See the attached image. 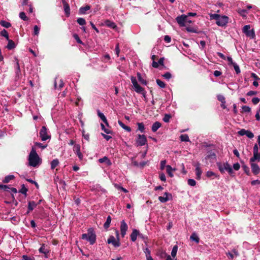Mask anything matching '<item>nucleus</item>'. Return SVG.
I'll list each match as a JSON object with an SVG mask.
<instances>
[{
  "instance_id": "obj_8",
  "label": "nucleus",
  "mask_w": 260,
  "mask_h": 260,
  "mask_svg": "<svg viewBox=\"0 0 260 260\" xmlns=\"http://www.w3.org/2000/svg\"><path fill=\"white\" fill-rule=\"evenodd\" d=\"M229 18L226 16H219L218 20L216 21V23L217 25L220 26H225L228 22Z\"/></svg>"
},
{
  "instance_id": "obj_23",
  "label": "nucleus",
  "mask_w": 260,
  "mask_h": 260,
  "mask_svg": "<svg viewBox=\"0 0 260 260\" xmlns=\"http://www.w3.org/2000/svg\"><path fill=\"white\" fill-rule=\"evenodd\" d=\"M99 161L100 163L106 162L108 166H110L111 165V161L106 156H104L103 158H100L99 159Z\"/></svg>"
},
{
  "instance_id": "obj_57",
  "label": "nucleus",
  "mask_w": 260,
  "mask_h": 260,
  "mask_svg": "<svg viewBox=\"0 0 260 260\" xmlns=\"http://www.w3.org/2000/svg\"><path fill=\"white\" fill-rule=\"evenodd\" d=\"M40 28L37 26L35 25L34 27V34L35 35H38L39 33Z\"/></svg>"
},
{
  "instance_id": "obj_14",
  "label": "nucleus",
  "mask_w": 260,
  "mask_h": 260,
  "mask_svg": "<svg viewBox=\"0 0 260 260\" xmlns=\"http://www.w3.org/2000/svg\"><path fill=\"white\" fill-rule=\"evenodd\" d=\"M80 145L79 144H75L74 147V151L78 156L80 160H82L83 155L80 151Z\"/></svg>"
},
{
  "instance_id": "obj_20",
  "label": "nucleus",
  "mask_w": 260,
  "mask_h": 260,
  "mask_svg": "<svg viewBox=\"0 0 260 260\" xmlns=\"http://www.w3.org/2000/svg\"><path fill=\"white\" fill-rule=\"evenodd\" d=\"M105 25L109 27L115 28L116 27L115 23L109 20H106L104 22Z\"/></svg>"
},
{
  "instance_id": "obj_13",
  "label": "nucleus",
  "mask_w": 260,
  "mask_h": 260,
  "mask_svg": "<svg viewBox=\"0 0 260 260\" xmlns=\"http://www.w3.org/2000/svg\"><path fill=\"white\" fill-rule=\"evenodd\" d=\"M200 166H201V164L199 162L196 163L194 165V167H195L196 178L198 180L201 179V175L202 174V171Z\"/></svg>"
},
{
  "instance_id": "obj_43",
  "label": "nucleus",
  "mask_w": 260,
  "mask_h": 260,
  "mask_svg": "<svg viewBox=\"0 0 260 260\" xmlns=\"http://www.w3.org/2000/svg\"><path fill=\"white\" fill-rule=\"evenodd\" d=\"M156 83L160 88H165V86H166L165 83L163 81H161L159 79L156 80Z\"/></svg>"
},
{
  "instance_id": "obj_1",
  "label": "nucleus",
  "mask_w": 260,
  "mask_h": 260,
  "mask_svg": "<svg viewBox=\"0 0 260 260\" xmlns=\"http://www.w3.org/2000/svg\"><path fill=\"white\" fill-rule=\"evenodd\" d=\"M41 163V159L32 147L28 156V164L30 166L37 167Z\"/></svg>"
},
{
  "instance_id": "obj_31",
  "label": "nucleus",
  "mask_w": 260,
  "mask_h": 260,
  "mask_svg": "<svg viewBox=\"0 0 260 260\" xmlns=\"http://www.w3.org/2000/svg\"><path fill=\"white\" fill-rule=\"evenodd\" d=\"M167 172L169 175L170 177H172L173 176V174L172 173V171L174 170L170 165H167L166 166Z\"/></svg>"
},
{
  "instance_id": "obj_17",
  "label": "nucleus",
  "mask_w": 260,
  "mask_h": 260,
  "mask_svg": "<svg viewBox=\"0 0 260 260\" xmlns=\"http://www.w3.org/2000/svg\"><path fill=\"white\" fill-rule=\"evenodd\" d=\"M251 77L254 79V80L252 83L253 85L255 87H257L258 86V81H260V78L258 77V76L256 74H255L254 73H252L251 74Z\"/></svg>"
},
{
  "instance_id": "obj_55",
  "label": "nucleus",
  "mask_w": 260,
  "mask_h": 260,
  "mask_svg": "<svg viewBox=\"0 0 260 260\" xmlns=\"http://www.w3.org/2000/svg\"><path fill=\"white\" fill-rule=\"evenodd\" d=\"M27 191V189L25 187L24 185L23 184L22 185V188L20 190V192L24 194H26V192Z\"/></svg>"
},
{
  "instance_id": "obj_32",
  "label": "nucleus",
  "mask_w": 260,
  "mask_h": 260,
  "mask_svg": "<svg viewBox=\"0 0 260 260\" xmlns=\"http://www.w3.org/2000/svg\"><path fill=\"white\" fill-rule=\"evenodd\" d=\"M0 24L4 27L9 28L11 27V24L10 22L5 21L2 20L0 21Z\"/></svg>"
},
{
  "instance_id": "obj_26",
  "label": "nucleus",
  "mask_w": 260,
  "mask_h": 260,
  "mask_svg": "<svg viewBox=\"0 0 260 260\" xmlns=\"http://www.w3.org/2000/svg\"><path fill=\"white\" fill-rule=\"evenodd\" d=\"M206 176L207 177H214V178H218L219 176L217 175L216 173L211 171H208L206 173Z\"/></svg>"
},
{
  "instance_id": "obj_5",
  "label": "nucleus",
  "mask_w": 260,
  "mask_h": 260,
  "mask_svg": "<svg viewBox=\"0 0 260 260\" xmlns=\"http://www.w3.org/2000/svg\"><path fill=\"white\" fill-rule=\"evenodd\" d=\"M250 26L249 25H246L244 26L242 28V31L245 35L253 39L255 37V33L253 29H250Z\"/></svg>"
},
{
  "instance_id": "obj_36",
  "label": "nucleus",
  "mask_w": 260,
  "mask_h": 260,
  "mask_svg": "<svg viewBox=\"0 0 260 260\" xmlns=\"http://www.w3.org/2000/svg\"><path fill=\"white\" fill-rule=\"evenodd\" d=\"M137 125L138 126V130L140 131L141 133H144L145 131V126L142 122H138L137 123Z\"/></svg>"
},
{
  "instance_id": "obj_60",
  "label": "nucleus",
  "mask_w": 260,
  "mask_h": 260,
  "mask_svg": "<svg viewBox=\"0 0 260 260\" xmlns=\"http://www.w3.org/2000/svg\"><path fill=\"white\" fill-rule=\"evenodd\" d=\"M240 168V165L238 162H236L233 165V169L235 171H238Z\"/></svg>"
},
{
  "instance_id": "obj_3",
  "label": "nucleus",
  "mask_w": 260,
  "mask_h": 260,
  "mask_svg": "<svg viewBox=\"0 0 260 260\" xmlns=\"http://www.w3.org/2000/svg\"><path fill=\"white\" fill-rule=\"evenodd\" d=\"M217 166L220 172L221 173H224L225 171L228 172L229 175L231 176H234V171L231 166L228 162L224 163L217 162Z\"/></svg>"
},
{
  "instance_id": "obj_16",
  "label": "nucleus",
  "mask_w": 260,
  "mask_h": 260,
  "mask_svg": "<svg viewBox=\"0 0 260 260\" xmlns=\"http://www.w3.org/2000/svg\"><path fill=\"white\" fill-rule=\"evenodd\" d=\"M139 234V231L135 229H133L130 235L131 240L133 242H135L138 237Z\"/></svg>"
},
{
  "instance_id": "obj_61",
  "label": "nucleus",
  "mask_w": 260,
  "mask_h": 260,
  "mask_svg": "<svg viewBox=\"0 0 260 260\" xmlns=\"http://www.w3.org/2000/svg\"><path fill=\"white\" fill-rule=\"evenodd\" d=\"M226 59L229 61L228 64L229 66H231L235 63V62H233L232 58L231 56H228Z\"/></svg>"
},
{
  "instance_id": "obj_9",
  "label": "nucleus",
  "mask_w": 260,
  "mask_h": 260,
  "mask_svg": "<svg viewBox=\"0 0 260 260\" xmlns=\"http://www.w3.org/2000/svg\"><path fill=\"white\" fill-rule=\"evenodd\" d=\"M119 239H116L113 236H110L107 240L108 244H111L115 247H118L120 246Z\"/></svg>"
},
{
  "instance_id": "obj_28",
  "label": "nucleus",
  "mask_w": 260,
  "mask_h": 260,
  "mask_svg": "<svg viewBox=\"0 0 260 260\" xmlns=\"http://www.w3.org/2000/svg\"><path fill=\"white\" fill-rule=\"evenodd\" d=\"M137 76H138V78L139 82H140L142 84H143L145 85H147V81L142 78L141 74L140 73H137Z\"/></svg>"
},
{
  "instance_id": "obj_27",
  "label": "nucleus",
  "mask_w": 260,
  "mask_h": 260,
  "mask_svg": "<svg viewBox=\"0 0 260 260\" xmlns=\"http://www.w3.org/2000/svg\"><path fill=\"white\" fill-rule=\"evenodd\" d=\"M59 164V161L57 159H54L51 162V169H54Z\"/></svg>"
},
{
  "instance_id": "obj_18",
  "label": "nucleus",
  "mask_w": 260,
  "mask_h": 260,
  "mask_svg": "<svg viewBox=\"0 0 260 260\" xmlns=\"http://www.w3.org/2000/svg\"><path fill=\"white\" fill-rule=\"evenodd\" d=\"M97 114L98 116L101 118V119L107 125H108L107 120L106 117L104 115V114L101 112L99 110H97Z\"/></svg>"
},
{
  "instance_id": "obj_59",
  "label": "nucleus",
  "mask_w": 260,
  "mask_h": 260,
  "mask_svg": "<svg viewBox=\"0 0 260 260\" xmlns=\"http://www.w3.org/2000/svg\"><path fill=\"white\" fill-rule=\"evenodd\" d=\"M35 145L38 147H39L40 148H42V149H44L45 148H46L47 147V145H43L42 143H38V142H36L35 143Z\"/></svg>"
},
{
  "instance_id": "obj_64",
  "label": "nucleus",
  "mask_w": 260,
  "mask_h": 260,
  "mask_svg": "<svg viewBox=\"0 0 260 260\" xmlns=\"http://www.w3.org/2000/svg\"><path fill=\"white\" fill-rule=\"evenodd\" d=\"M21 260H33V259L26 255H23L22 256V259Z\"/></svg>"
},
{
  "instance_id": "obj_6",
  "label": "nucleus",
  "mask_w": 260,
  "mask_h": 260,
  "mask_svg": "<svg viewBox=\"0 0 260 260\" xmlns=\"http://www.w3.org/2000/svg\"><path fill=\"white\" fill-rule=\"evenodd\" d=\"M147 140L146 137L144 135H138L137 139L136 140V143L137 146H142L147 144Z\"/></svg>"
},
{
  "instance_id": "obj_40",
  "label": "nucleus",
  "mask_w": 260,
  "mask_h": 260,
  "mask_svg": "<svg viewBox=\"0 0 260 260\" xmlns=\"http://www.w3.org/2000/svg\"><path fill=\"white\" fill-rule=\"evenodd\" d=\"M232 66H233L234 69L237 74L240 73L241 71H240V68H239V66L236 62L233 63L232 64Z\"/></svg>"
},
{
  "instance_id": "obj_2",
  "label": "nucleus",
  "mask_w": 260,
  "mask_h": 260,
  "mask_svg": "<svg viewBox=\"0 0 260 260\" xmlns=\"http://www.w3.org/2000/svg\"><path fill=\"white\" fill-rule=\"evenodd\" d=\"M96 235L93 228H89L87 230V233L83 234L82 239L88 241L91 245H93L96 241Z\"/></svg>"
},
{
  "instance_id": "obj_63",
  "label": "nucleus",
  "mask_w": 260,
  "mask_h": 260,
  "mask_svg": "<svg viewBox=\"0 0 260 260\" xmlns=\"http://www.w3.org/2000/svg\"><path fill=\"white\" fill-rule=\"evenodd\" d=\"M246 131L245 129H241L240 131H238V134L240 136H244L246 134Z\"/></svg>"
},
{
  "instance_id": "obj_46",
  "label": "nucleus",
  "mask_w": 260,
  "mask_h": 260,
  "mask_svg": "<svg viewBox=\"0 0 260 260\" xmlns=\"http://www.w3.org/2000/svg\"><path fill=\"white\" fill-rule=\"evenodd\" d=\"M1 35L3 37H5L7 39H9V35L6 29H3L1 31Z\"/></svg>"
},
{
  "instance_id": "obj_10",
  "label": "nucleus",
  "mask_w": 260,
  "mask_h": 260,
  "mask_svg": "<svg viewBox=\"0 0 260 260\" xmlns=\"http://www.w3.org/2000/svg\"><path fill=\"white\" fill-rule=\"evenodd\" d=\"M40 137L42 141H44L50 138L49 136L47 134V128L45 126H42L40 132Z\"/></svg>"
},
{
  "instance_id": "obj_54",
  "label": "nucleus",
  "mask_w": 260,
  "mask_h": 260,
  "mask_svg": "<svg viewBox=\"0 0 260 260\" xmlns=\"http://www.w3.org/2000/svg\"><path fill=\"white\" fill-rule=\"evenodd\" d=\"M138 237L141 238V239H142L145 242H146L147 240V237L145 235H144L143 234L141 233L140 232H139V234Z\"/></svg>"
},
{
  "instance_id": "obj_53",
  "label": "nucleus",
  "mask_w": 260,
  "mask_h": 260,
  "mask_svg": "<svg viewBox=\"0 0 260 260\" xmlns=\"http://www.w3.org/2000/svg\"><path fill=\"white\" fill-rule=\"evenodd\" d=\"M217 98L218 100L220 102H221V103H223L225 101V98L222 95L219 94L217 96Z\"/></svg>"
},
{
  "instance_id": "obj_38",
  "label": "nucleus",
  "mask_w": 260,
  "mask_h": 260,
  "mask_svg": "<svg viewBox=\"0 0 260 260\" xmlns=\"http://www.w3.org/2000/svg\"><path fill=\"white\" fill-rule=\"evenodd\" d=\"M77 23L80 25H84L86 24L85 19L83 18H79L77 20Z\"/></svg>"
},
{
  "instance_id": "obj_35",
  "label": "nucleus",
  "mask_w": 260,
  "mask_h": 260,
  "mask_svg": "<svg viewBox=\"0 0 260 260\" xmlns=\"http://www.w3.org/2000/svg\"><path fill=\"white\" fill-rule=\"evenodd\" d=\"M54 84V88L57 89H60L63 86V85H64L63 81L62 80H59V85L58 87L57 86L56 80L55 81Z\"/></svg>"
},
{
  "instance_id": "obj_41",
  "label": "nucleus",
  "mask_w": 260,
  "mask_h": 260,
  "mask_svg": "<svg viewBox=\"0 0 260 260\" xmlns=\"http://www.w3.org/2000/svg\"><path fill=\"white\" fill-rule=\"evenodd\" d=\"M190 239L193 241H195L197 243L199 242V238L195 234H193L191 235Z\"/></svg>"
},
{
  "instance_id": "obj_58",
  "label": "nucleus",
  "mask_w": 260,
  "mask_h": 260,
  "mask_svg": "<svg viewBox=\"0 0 260 260\" xmlns=\"http://www.w3.org/2000/svg\"><path fill=\"white\" fill-rule=\"evenodd\" d=\"M260 101V99L258 98L255 97L252 98V102L254 105L257 104Z\"/></svg>"
},
{
  "instance_id": "obj_19",
  "label": "nucleus",
  "mask_w": 260,
  "mask_h": 260,
  "mask_svg": "<svg viewBox=\"0 0 260 260\" xmlns=\"http://www.w3.org/2000/svg\"><path fill=\"white\" fill-rule=\"evenodd\" d=\"M161 126V124L160 122L158 121L155 122L152 126V131L153 132H156L159 128H160Z\"/></svg>"
},
{
  "instance_id": "obj_44",
  "label": "nucleus",
  "mask_w": 260,
  "mask_h": 260,
  "mask_svg": "<svg viewBox=\"0 0 260 260\" xmlns=\"http://www.w3.org/2000/svg\"><path fill=\"white\" fill-rule=\"evenodd\" d=\"M162 77L166 80H170L172 78V75L170 72H166L162 75Z\"/></svg>"
},
{
  "instance_id": "obj_34",
  "label": "nucleus",
  "mask_w": 260,
  "mask_h": 260,
  "mask_svg": "<svg viewBox=\"0 0 260 260\" xmlns=\"http://www.w3.org/2000/svg\"><path fill=\"white\" fill-rule=\"evenodd\" d=\"M39 251L41 253L47 254L49 251L45 248L44 244H43L39 248Z\"/></svg>"
},
{
  "instance_id": "obj_62",
  "label": "nucleus",
  "mask_w": 260,
  "mask_h": 260,
  "mask_svg": "<svg viewBox=\"0 0 260 260\" xmlns=\"http://www.w3.org/2000/svg\"><path fill=\"white\" fill-rule=\"evenodd\" d=\"M166 164V160H163L160 161V169L164 170L165 169V166Z\"/></svg>"
},
{
  "instance_id": "obj_33",
  "label": "nucleus",
  "mask_w": 260,
  "mask_h": 260,
  "mask_svg": "<svg viewBox=\"0 0 260 260\" xmlns=\"http://www.w3.org/2000/svg\"><path fill=\"white\" fill-rule=\"evenodd\" d=\"M111 221V217L110 216H108L107 217L106 221L104 224V226L105 229H108L109 227Z\"/></svg>"
},
{
  "instance_id": "obj_29",
  "label": "nucleus",
  "mask_w": 260,
  "mask_h": 260,
  "mask_svg": "<svg viewBox=\"0 0 260 260\" xmlns=\"http://www.w3.org/2000/svg\"><path fill=\"white\" fill-rule=\"evenodd\" d=\"M14 178H15V176L13 175H9L6 176L3 181L4 183H8L11 180H13V179H14Z\"/></svg>"
},
{
  "instance_id": "obj_56",
  "label": "nucleus",
  "mask_w": 260,
  "mask_h": 260,
  "mask_svg": "<svg viewBox=\"0 0 260 260\" xmlns=\"http://www.w3.org/2000/svg\"><path fill=\"white\" fill-rule=\"evenodd\" d=\"M144 252H145V253L146 254V257L151 256V251L148 248H145L144 250Z\"/></svg>"
},
{
  "instance_id": "obj_49",
  "label": "nucleus",
  "mask_w": 260,
  "mask_h": 260,
  "mask_svg": "<svg viewBox=\"0 0 260 260\" xmlns=\"http://www.w3.org/2000/svg\"><path fill=\"white\" fill-rule=\"evenodd\" d=\"M238 12L243 17H245L246 16V14H247V11L244 9L239 10Z\"/></svg>"
},
{
  "instance_id": "obj_24",
  "label": "nucleus",
  "mask_w": 260,
  "mask_h": 260,
  "mask_svg": "<svg viewBox=\"0 0 260 260\" xmlns=\"http://www.w3.org/2000/svg\"><path fill=\"white\" fill-rule=\"evenodd\" d=\"M64 11L66 15L68 17L70 14V8L68 4L65 3L64 4Z\"/></svg>"
},
{
  "instance_id": "obj_11",
  "label": "nucleus",
  "mask_w": 260,
  "mask_h": 260,
  "mask_svg": "<svg viewBox=\"0 0 260 260\" xmlns=\"http://www.w3.org/2000/svg\"><path fill=\"white\" fill-rule=\"evenodd\" d=\"M172 199V195L171 193H169L168 192H166L164 194V196H160L158 197V200L161 203H166L168 201L171 200Z\"/></svg>"
},
{
  "instance_id": "obj_7",
  "label": "nucleus",
  "mask_w": 260,
  "mask_h": 260,
  "mask_svg": "<svg viewBox=\"0 0 260 260\" xmlns=\"http://www.w3.org/2000/svg\"><path fill=\"white\" fill-rule=\"evenodd\" d=\"M255 161H257V160H253V161H251V158H250L249 160L252 173L255 175H257L260 172V168L257 164L254 163Z\"/></svg>"
},
{
  "instance_id": "obj_22",
  "label": "nucleus",
  "mask_w": 260,
  "mask_h": 260,
  "mask_svg": "<svg viewBox=\"0 0 260 260\" xmlns=\"http://www.w3.org/2000/svg\"><path fill=\"white\" fill-rule=\"evenodd\" d=\"M90 9V7L89 5H86L85 7H81L79 9V13L80 14H85L86 11Z\"/></svg>"
},
{
  "instance_id": "obj_50",
  "label": "nucleus",
  "mask_w": 260,
  "mask_h": 260,
  "mask_svg": "<svg viewBox=\"0 0 260 260\" xmlns=\"http://www.w3.org/2000/svg\"><path fill=\"white\" fill-rule=\"evenodd\" d=\"M73 37L76 40L78 43L83 44L82 41L81 40V39H80L79 37L77 34H74Z\"/></svg>"
},
{
  "instance_id": "obj_52",
  "label": "nucleus",
  "mask_w": 260,
  "mask_h": 260,
  "mask_svg": "<svg viewBox=\"0 0 260 260\" xmlns=\"http://www.w3.org/2000/svg\"><path fill=\"white\" fill-rule=\"evenodd\" d=\"M171 118V116L169 114H165L164 118H163V121L165 122H168L170 121V119Z\"/></svg>"
},
{
  "instance_id": "obj_30",
  "label": "nucleus",
  "mask_w": 260,
  "mask_h": 260,
  "mask_svg": "<svg viewBox=\"0 0 260 260\" xmlns=\"http://www.w3.org/2000/svg\"><path fill=\"white\" fill-rule=\"evenodd\" d=\"M180 140L182 142H189V137L187 134L181 135L180 136Z\"/></svg>"
},
{
  "instance_id": "obj_4",
  "label": "nucleus",
  "mask_w": 260,
  "mask_h": 260,
  "mask_svg": "<svg viewBox=\"0 0 260 260\" xmlns=\"http://www.w3.org/2000/svg\"><path fill=\"white\" fill-rule=\"evenodd\" d=\"M131 80L135 91L138 93L142 94L145 97L146 95V91L144 88L142 87L138 84L136 78L135 77L132 76L131 77Z\"/></svg>"
},
{
  "instance_id": "obj_42",
  "label": "nucleus",
  "mask_w": 260,
  "mask_h": 260,
  "mask_svg": "<svg viewBox=\"0 0 260 260\" xmlns=\"http://www.w3.org/2000/svg\"><path fill=\"white\" fill-rule=\"evenodd\" d=\"M114 186L117 189L120 190L125 193L128 192V190L126 189L123 188L122 186H121L117 184H115Z\"/></svg>"
},
{
  "instance_id": "obj_37",
  "label": "nucleus",
  "mask_w": 260,
  "mask_h": 260,
  "mask_svg": "<svg viewBox=\"0 0 260 260\" xmlns=\"http://www.w3.org/2000/svg\"><path fill=\"white\" fill-rule=\"evenodd\" d=\"M177 250H178V246H177V245H175L173 247L172 251H171V256L173 257H175L176 256L177 252Z\"/></svg>"
},
{
  "instance_id": "obj_45",
  "label": "nucleus",
  "mask_w": 260,
  "mask_h": 260,
  "mask_svg": "<svg viewBox=\"0 0 260 260\" xmlns=\"http://www.w3.org/2000/svg\"><path fill=\"white\" fill-rule=\"evenodd\" d=\"M187 183L191 186H194L196 184V181L193 179H189L187 180Z\"/></svg>"
},
{
  "instance_id": "obj_48",
  "label": "nucleus",
  "mask_w": 260,
  "mask_h": 260,
  "mask_svg": "<svg viewBox=\"0 0 260 260\" xmlns=\"http://www.w3.org/2000/svg\"><path fill=\"white\" fill-rule=\"evenodd\" d=\"M242 109L243 112H245V113H248L251 111V108L249 106H243L242 107Z\"/></svg>"
},
{
  "instance_id": "obj_51",
  "label": "nucleus",
  "mask_w": 260,
  "mask_h": 260,
  "mask_svg": "<svg viewBox=\"0 0 260 260\" xmlns=\"http://www.w3.org/2000/svg\"><path fill=\"white\" fill-rule=\"evenodd\" d=\"M248 138L251 139L253 138V134L250 131L246 130L245 135Z\"/></svg>"
},
{
  "instance_id": "obj_12",
  "label": "nucleus",
  "mask_w": 260,
  "mask_h": 260,
  "mask_svg": "<svg viewBox=\"0 0 260 260\" xmlns=\"http://www.w3.org/2000/svg\"><path fill=\"white\" fill-rule=\"evenodd\" d=\"M128 229V226L124 220L120 222V230L122 237H124L126 235V231Z\"/></svg>"
},
{
  "instance_id": "obj_25",
  "label": "nucleus",
  "mask_w": 260,
  "mask_h": 260,
  "mask_svg": "<svg viewBox=\"0 0 260 260\" xmlns=\"http://www.w3.org/2000/svg\"><path fill=\"white\" fill-rule=\"evenodd\" d=\"M15 46L16 45L15 43L12 40H8V44L7 46V48L8 49H13L15 47Z\"/></svg>"
},
{
  "instance_id": "obj_15",
  "label": "nucleus",
  "mask_w": 260,
  "mask_h": 260,
  "mask_svg": "<svg viewBox=\"0 0 260 260\" xmlns=\"http://www.w3.org/2000/svg\"><path fill=\"white\" fill-rule=\"evenodd\" d=\"M186 19L187 16L184 15L178 16L176 19V21L180 26L185 25V22H186Z\"/></svg>"
},
{
  "instance_id": "obj_21",
  "label": "nucleus",
  "mask_w": 260,
  "mask_h": 260,
  "mask_svg": "<svg viewBox=\"0 0 260 260\" xmlns=\"http://www.w3.org/2000/svg\"><path fill=\"white\" fill-rule=\"evenodd\" d=\"M37 206V204L34 201H30L28 203V213L30 211L33 210V209Z\"/></svg>"
},
{
  "instance_id": "obj_39",
  "label": "nucleus",
  "mask_w": 260,
  "mask_h": 260,
  "mask_svg": "<svg viewBox=\"0 0 260 260\" xmlns=\"http://www.w3.org/2000/svg\"><path fill=\"white\" fill-rule=\"evenodd\" d=\"M19 17L24 21L28 20V17L26 16V14L24 12H21L19 13Z\"/></svg>"
},
{
  "instance_id": "obj_47",
  "label": "nucleus",
  "mask_w": 260,
  "mask_h": 260,
  "mask_svg": "<svg viewBox=\"0 0 260 260\" xmlns=\"http://www.w3.org/2000/svg\"><path fill=\"white\" fill-rule=\"evenodd\" d=\"M209 15L211 19H215L216 20V21L218 20V19L220 16V15L217 14H210Z\"/></svg>"
}]
</instances>
